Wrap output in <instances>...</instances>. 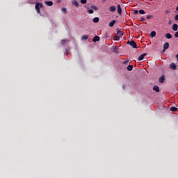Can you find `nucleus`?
Returning <instances> with one entry per match:
<instances>
[{
    "mask_svg": "<svg viewBox=\"0 0 178 178\" xmlns=\"http://www.w3.org/2000/svg\"><path fill=\"white\" fill-rule=\"evenodd\" d=\"M42 6H43L42 3H37L35 6V9L37 13H39V15H41V11L40 9H41Z\"/></svg>",
    "mask_w": 178,
    "mask_h": 178,
    "instance_id": "f257e3e1",
    "label": "nucleus"
},
{
    "mask_svg": "<svg viewBox=\"0 0 178 178\" xmlns=\"http://www.w3.org/2000/svg\"><path fill=\"white\" fill-rule=\"evenodd\" d=\"M127 44L128 45L131 46L132 48H134V49H137V44L136 43V42L134 40H128Z\"/></svg>",
    "mask_w": 178,
    "mask_h": 178,
    "instance_id": "f03ea898",
    "label": "nucleus"
},
{
    "mask_svg": "<svg viewBox=\"0 0 178 178\" xmlns=\"http://www.w3.org/2000/svg\"><path fill=\"white\" fill-rule=\"evenodd\" d=\"M117 11H118V15H122V7L120 6V4H118Z\"/></svg>",
    "mask_w": 178,
    "mask_h": 178,
    "instance_id": "7ed1b4c3",
    "label": "nucleus"
},
{
    "mask_svg": "<svg viewBox=\"0 0 178 178\" xmlns=\"http://www.w3.org/2000/svg\"><path fill=\"white\" fill-rule=\"evenodd\" d=\"M113 52H114L115 54H119V48L116 46H113Z\"/></svg>",
    "mask_w": 178,
    "mask_h": 178,
    "instance_id": "20e7f679",
    "label": "nucleus"
},
{
    "mask_svg": "<svg viewBox=\"0 0 178 178\" xmlns=\"http://www.w3.org/2000/svg\"><path fill=\"white\" fill-rule=\"evenodd\" d=\"M170 69H172V70H176V64L175 63H172L170 64Z\"/></svg>",
    "mask_w": 178,
    "mask_h": 178,
    "instance_id": "39448f33",
    "label": "nucleus"
},
{
    "mask_svg": "<svg viewBox=\"0 0 178 178\" xmlns=\"http://www.w3.org/2000/svg\"><path fill=\"white\" fill-rule=\"evenodd\" d=\"M177 29H178V25L177 24H174L172 26V30L173 31H177Z\"/></svg>",
    "mask_w": 178,
    "mask_h": 178,
    "instance_id": "423d86ee",
    "label": "nucleus"
},
{
    "mask_svg": "<svg viewBox=\"0 0 178 178\" xmlns=\"http://www.w3.org/2000/svg\"><path fill=\"white\" fill-rule=\"evenodd\" d=\"M169 48V42H165L163 44V51H166V49H168Z\"/></svg>",
    "mask_w": 178,
    "mask_h": 178,
    "instance_id": "0eeeda50",
    "label": "nucleus"
},
{
    "mask_svg": "<svg viewBox=\"0 0 178 178\" xmlns=\"http://www.w3.org/2000/svg\"><path fill=\"white\" fill-rule=\"evenodd\" d=\"M147 56V54H141L138 58V60H143V59H144V58Z\"/></svg>",
    "mask_w": 178,
    "mask_h": 178,
    "instance_id": "6e6552de",
    "label": "nucleus"
},
{
    "mask_svg": "<svg viewBox=\"0 0 178 178\" xmlns=\"http://www.w3.org/2000/svg\"><path fill=\"white\" fill-rule=\"evenodd\" d=\"M117 34L118 35H120V37H123L124 34L123 32L120 31V29L117 30Z\"/></svg>",
    "mask_w": 178,
    "mask_h": 178,
    "instance_id": "1a4fd4ad",
    "label": "nucleus"
},
{
    "mask_svg": "<svg viewBox=\"0 0 178 178\" xmlns=\"http://www.w3.org/2000/svg\"><path fill=\"white\" fill-rule=\"evenodd\" d=\"M72 3L74 6H76V8H79V2L77 1L74 0L72 1Z\"/></svg>",
    "mask_w": 178,
    "mask_h": 178,
    "instance_id": "9d476101",
    "label": "nucleus"
},
{
    "mask_svg": "<svg viewBox=\"0 0 178 178\" xmlns=\"http://www.w3.org/2000/svg\"><path fill=\"white\" fill-rule=\"evenodd\" d=\"M100 38L99 36L95 35L92 39L93 42H97V41H99Z\"/></svg>",
    "mask_w": 178,
    "mask_h": 178,
    "instance_id": "9b49d317",
    "label": "nucleus"
},
{
    "mask_svg": "<svg viewBox=\"0 0 178 178\" xmlns=\"http://www.w3.org/2000/svg\"><path fill=\"white\" fill-rule=\"evenodd\" d=\"M110 12H115L116 10V7L115 6L109 7Z\"/></svg>",
    "mask_w": 178,
    "mask_h": 178,
    "instance_id": "f8f14e48",
    "label": "nucleus"
},
{
    "mask_svg": "<svg viewBox=\"0 0 178 178\" xmlns=\"http://www.w3.org/2000/svg\"><path fill=\"white\" fill-rule=\"evenodd\" d=\"M153 90L154 91H156V92H159V86H154L153 87Z\"/></svg>",
    "mask_w": 178,
    "mask_h": 178,
    "instance_id": "ddd939ff",
    "label": "nucleus"
},
{
    "mask_svg": "<svg viewBox=\"0 0 178 178\" xmlns=\"http://www.w3.org/2000/svg\"><path fill=\"white\" fill-rule=\"evenodd\" d=\"M115 23H116V21H115V20L111 21V22L108 24L109 27H113V26H115Z\"/></svg>",
    "mask_w": 178,
    "mask_h": 178,
    "instance_id": "4468645a",
    "label": "nucleus"
},
{
    "mask_svg": "<svg viewBox=\"0 0 178 178\" xmlns=\"http://www.w3.org/2000/svg\"><path fill=\"white\" fill-rule=\"evenodd\" d=\"M165 81V76H161L159 79V83H163Z\"/></svg>",
    "mask_w": 178,
    "mask_h": 178,
    "instance_id": "2eb2a0df",
    "label": "nucleus"
},
{
    "mask_svg": "<svg viewBox=\"0 0 178 178\" xmlns=\"http://www.w3.org/2000/svg\"><path fill=\"white\" fill-rule=\"evenodd\" d=\"M45 4L47 5V6H52L54 5V2L49 1H45Z\"/></svg>",
    "mask_w": 178,
    "mask_h": 178,
    "instance_id": "dca6fc26",
    "label": "nucleus"
},
{
    "mask_svg": "<svg viewBox=\"0 0 178 178\" xmlns=\"http://www.w3.org/2000/svg\"><path fill=\"white\" fill-rule=\"evenodd\" d=\"M165 38H167V40H170V38H172V34L166 33L165 34Z\"/></svg>",
    "mask_w": 178,
    "mask_h": 178,
    "instance_id": "f3484780",
    "label": "nucleus"
},
{
    "mask_svg": "<svg viewBox=\"0 0 178 178\" xmlns=\"http://www.w3.org/2000/svg\"><path fill=\"white\" fill-rule=\"evenodd\" d=\"M127 70H128V72H131V70H133V65H128Z\"/></svg>",
    "mask_w": 178,
    "mask_h": 178,
    "instance_id": "a211bd4d",
    "label": "nucleus"
},
{
    "mask_svg": "<svg viewBox=\"0 0 178 178\" xmlns=\"http://www.w3.org/2000/svg\"><path fill=\"white\" fill-rule=\"evenodd\" d=\"M114 40L115 41H119L120 40V35H115Z\"/></svg>",
    "mask_w": 178,
    "mask_h": 178,
    "instance_id": "6ab92c4d",
    "label": "nucleus"
},
{
    "mask_svg": "<svg viewBox=\"0 0 178 178\" xmlns=\"http://www.w3.org/2000/svg\"><path fill=\"white\" fill-rule=\"evenodd\" d=\"M155 35H156V32H155V31H152L151 33H150V36L151 37H152V38H154V37H155Z\"/></svg>",
    "mask_w": 178,
    "mask_h": 178,
    "instance_id": "aec40b11",
    "label": "nucleus"
},
{
    "mask_svg": "<svg viewBox=\"0 0 178 178\" xmlns=\"http://www.w3.org/2000/svg\"><path fill=\"white\" fill-rule=\"evenodd\" d=\"M98 22H99V17L93 18V22L94 23H98Z\"/></svg>",
    "mask_w": 178,
    "mask_h": 178,
    "instance_id": "412c9836",
    "label": "nucleus"
},
{
    "mask_svg": "<svg viewBox=\"0 0 178 178\" xmlns=\"http://www.w3.org/2000/svg\"><path fill=\"white\" fill-rule=\"evenodd\" d=\"M81 40H88V35H82Z\"/></svg>",
    "mask_w": 178,
    "mask_h": 178,
    "instance_id": "4be33fe9",
    "label": "nucleus"
},
{
    "mask_svg": "<svg viewBox=\"0 0 178 178\" xmlns=\"http://www.w3.org/2000/svg\"><path fill=\"white\" fill-rule=\"evenodd\" d=\"M170 111L172 112H176V111H177V108L175 107V106H172L170 108Z\"/></svg>",
    "mask_w": 178,
    "mask_h": 178,
    "instance_id": "5701e85b",
    "label": "nucleus"
},
{
    "mask_svg": "<svg viewBox=\"0 0 178 178\" xmlns=\"http://www.w3.org/2000/svg\"><path fill=\"white\" fill-rule=\"evenodd\" d=\"M138 12L140 15H145V11L143 9L140 10Z\"/></svg>",
    "mask_w": 178,
    "mask_h": 178,
    "instance_id": "b1692460",
    "label": "nucleus"
},
{
    "mask_svg": "<svg viewBox=\"0 0 178 178\" xmlns=\"http://www.w3.org/2000/svg\"><path fill=\"white\" fill-rule=\"evenodd\" d=\"M88 13H89L90 15H92V13H94V10H92V9L88 10Z\"/></svg>",
    "mask_w": 178,
    "mask_h": 178,
    "instance_id": "393cba45",
    "label": "nucleus"
},
{
    "mask_svg": "<svg viewBox=\"0 0 178 178\" xmlns=\"http://www.w3.org/2000/svg\"><path fill=\"white\" fill-rule=\"evenodd\" d=\"M61 12H63V13H66V12H67V10H66V8H63L61 9Z\"/></svg>",
    "mask_w": 178,
    "mask_h": 178,
    "instance_id": "a878e982",
    "label": "nucleus"
},
{
    "mask_svg": "<svg viewBox=\"0 0 178 178\" xmlns=\"http://www.w3.org/2000/svg\"><path fill=\"white\" fill-rule=\"evenodd\" d=\"M65 44H66V40H61V44L65 45Z\"/></svg>",
    "mask_w": 178,
    "mask_h": 178,
    "instance_id": "bb28decb",
    "label": "nucleus"
},
{
    "mask_svg": "<svg viewBox=\"0 0 178 178\" xmlns=\"http://www.w3.org/2000/svg\"><path fill=\"white\" fill-rule=\"evenodd\" d=\"M81 3L83 4L87 3V0H81Z\"/></svg>",
    "mask_w": 178,
    "mask_h": 178,
    "instance_id": "cd10ccee",
    "label": "nucleus"
},
{
    "mask_svg": "<svg viewBox=\"0 0 178 178\" xmlns=\"http://www.w3.org/2000/svg\"><path fill=\"white\" fill-rule=\"evenodd\" d=\"M134 15H138V10H134Z\"/></svg>",
    "mask_w": 178,
    "mask_h": 178,
    "instance_id": "c85d7f7f",
    "label": "nucleus"
},
{
    "mask_svg": "<svg viewBox=\"0 0 178 178\" xmlns=\"http://www.w3.org/2000/svg\"><path fill=\"white\" fill-rule=\"evenodd\" d=\"M175 20L176 22H178V15H176L175 17Z\"/></svg>",
    "mask_w": 178,
    "mask_h": 178,
    "instance_id": "c756f323",
    "label": "nucleus"
},
{
    "mask_svg": "<svg viewBox=\"0 0 178 178\" xmlns=\"http://www.w3.org/2000/svg\"><path fill=\"white\" fill-rule=\"evenodd\" d=\"M175 38H178V31L175 32Z\"/></svg>",
    "mask_w": 178,
    "mask_h": 178,
    "instance_id": "7c9ffc66",
    "label": "nucleus"
},
{
    "mask_svg": "<svg viewBox=\"0 0 178 178\" xmlns=\"http://www.w3.org/2000/svg\"><path fill=\"white\" fill-rule=\"evenodd\" d=\"M92 8L94 9V10H97L98 9L95 6H92Z\"/></svg>",
    "mask_w": 178,
    "mask_h": 178,
    "instance_id": "2f4dec72",
    "label": "nucleus"
},
{
    "mask_svg": "<svg viewBox=\"0 0 178 178\" xmlns=\"http://www.w3.org/2000/svg\"><path fill=\"white\" fill-rule=\"evenodd\" d=\"M127 63H129V60H124L123 62V65H127Z\"/></svg>",
    "mask_w": 178,
    "mask_h": 178,
    "instance_id": "473e14b6",
    "label": "nucleus"
},
{
    "mask_svg": "<svg viewBox=\"0 0 178 178\" xmlns=\"http://www.w3.org/2000/svg\"><path fill=\"white\" fill-rule=\"evenodd\" d=\"M151 17H152V16H151V15H147V16H146V19H151Z\"/></svg>",
    "mask_w": 178,
    "mask_h": 178,
    "instance_id": "72a5a7b5",
    "label": "nucleus"
},
{
    "mask_svg": "<svg viewBox=\"0 0 178 178\" xmlns=\"http://www.w3.org/2000/svg\"><path fill=\"white\" fill-rule=\"evenodd\" d=\"M145 18H144V17L140 18V22H145Z\"/></svg>",
    "mask_w": 178,
    "mask_h": 178,
    "instance_id": "f704fd0d",
    "label": "nucleus"
},
{
    "mask_svg": "<svg viewBox=\"0 0 178 178\" xmlns=\"http://www.w3.org/2000/svg\"><path fill=\"white\" fill-rule=\"evenodd\" d=\"M168 24H172V20H171V19H170V20L168 21Z\"/></svg>",
    "mask_w": 178,
    "mask_h": 178,
    "instance_id": "c9c22d12",
    "label": "nucleus"
},
{
    "mask_svg": "<svg viewBox=\"0 0 178 178\" xmlns=\"http://www.w3.org/2000/svg\"><path fill=\"white\" fill-rule=\"evenodd\" d=\"M165 13H166V14L169 13V10H166V11H165Z\"/></svg>",
    "mask_w": 178,
    "mask_h": 178,
    "instance_id": "e433bc0d",
    "label": "nucleus"
},
{
    "mask_svg": "<svg viewBox=\"0 0 178 178\" xmlns=\"http://www.w3.org/2000/svg\"><path fill=\"white\" fill-rule=\"evenodd\" d=\"M176 10L178 12V6H177V8H176Z\"/></svg>",
    "mask_w": 178,
    "mask_h": 178,
    "instance_id": "4c0bfd02",
    "label": "nucleus"
},
{
    "mask_svg": "<svg viewBox=\"0 0 178 178\" xmlns=\"http://www.w3.org/2000/svg\"><path fill=\"white\" fill-rule=\"evenodd\" d=\"M122 88L124 90V86H122Z\"/></svg>",
    "mask_w": 178,
    "mask_h": 178,
    "instance_id": "58836bf2",
    "label": "nucleus"
}]
</instances>
